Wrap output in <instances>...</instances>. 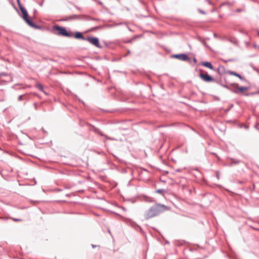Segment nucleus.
<instances>
[{
	"mask_svg": "<svg viewBox=\"0 0 259 259\" xmlns=\"http://www.w3.org/2000/svg\"><path fill=\"white\" fill-rule=\"evenodd\" d=\"M170 207L160 203H155L154 205L151 206L144 213V218L146 220L150 219L152 218L156 217L160 213L168 210Z\"/></svg>",
	"mask_w": 259,
	"mask_h": 259,
	"instance_id": "nucleus-1",
	"label": "nucleus"
},
{
	"mask_svg": "<svg viewBox=\"0 0 259 259\" xmlns=\"http://www.w3.org/2000/svg\"><path fill=\"white\" fill-rule=\"evenodd\" d=\"M53 30L54 34L59 36H64L68 37H73L72 32L67 31L66 28L62 26L57 25H54Z\"/></svg>",
	"mask_w": 259,
	"mask_h": 259,
	"instance_id": "nucleus-2",
	"label": "nucleus"
},
{
	"mask_svg": "<svg viewBox=\"0 0 259 259\" xmlns=\"http://www.w3.org/2000/svg\"><path fill=\"white\" fill-rule=\"evenodd\" d=\"M19 8L23 14L22 17L24 21L27 23V24L30 26V27L34 28L35 29H40V26L35 24L34 22L31 21L28 18V14L26 10L22 6L19 7Z\"/></svg>",
	"mask_w": 259,
	"mask_h": 259,
	"instance_id": "nucleus-3",
	"label": "nucleus"
},
{
	"mask_svg": "<svg viewBox=\"0 0 259 259\" xmlns=\"http://www.w3.org/2000/svg\"><path fill=\"white\" fill-rule=\"evenodd\" d=\"M85 40H87L91 44L94 45L97 48H101L99 39L96 37L88 36L86 38Z\"/></svg>",
	"mask_w": 259,
	"mask_h": 259,
	"instance_id": "nucleus-4",
	"label": "nucleus"
},
{
	"mask_svg": "<svg viewBox=\"0 0 259 259\" xmlns=\"http://www.w3.org/2000/svg\"><path fill=\"white\" fill-rule=\"evenodd\" d=\"M200 77L205 82H211L214 80V78L211 76L206 73H200L199 74Z\"/></svg>",
	"mask_w": 259,
	"mask_h": 259,
	"instance_id": "nucleus-5",
	"label": "nucleus"
},
{
	"mask_svg": "<svg viewBox=\"0 0 259 259\" xmlns=\"http://www.w3.org/2000/svg\"><path fill=\"white\" fill-rule=\"evenodd\" d=\"M173 57L182 61H187L189 59L187 55L185 54H179L173 55Z\"/></svg>",
	"mask_w": 259,
	"mask_h": 259,
	"instance_id": "nucleus-6",
	"label": "nucleus"
},
{
	"mask_svg": "<svg viewBox=\"0 0 259 259\" xmlns=\"http://www.w3.org/2000/svg\"><path fill=\"white\" fill-rule=\"evenodd\" d=\"M236 90H234L233 92L235 94H239L241 92H243L244 91H247L248 90V88L246 87H239L238 84H237Z\"/></svg>",
	"mask_w": 259,
	"mask_h": 259,
	"instance_id": "nucleus-7",
	"label": "nucleus"
},
{
	"mask_svg": "<svg viewBox=\"0 0 259 259\" xmlns=\"http://www.w3.org/2000/svg\"><path fill=\"white\" fill-rule=\"evenodd\" d=\"M74 36L76 39H80L84 40H85V39H86V38H85L83 36L82 33L80 32H76L74 33Z\"/></svg>",
	"mask_w": 259,
	"mask_h": 259,
	"instance_id": "nucleus-8",
	"label": "nucleus"
},
{
	"mask_svg": "<svg viewBox=\"0 0 259 259\" xmlns=\"http://www.w3.org/2000/svg\"><path fill=\"white\" fill-rule=\"evenodd\" d=\"M202 65L206 67L209 68L210 69L213 70V67L209 62H203L202 63Z\"/></svg>",
	"mask_w": 259,
	"mask_h": 259,
	"instance_id": "nucleus-9",
	"label": "nucleus"
},
{
	"mask_svg": "<svg viewBox=\"0 0 259 259\" xmlns=\"http://www.w3.org/2000/svg\"><path fill=\"white\" fill-rule=\"evenodd\" d=\"M227 72L230 75H233L238 77L241 80L243 79V77L239 74H238L235 72H234L233 71L228 70Z\"/></svg>",
	"mask_w": 259,
	"mask_h": 259,
	"instance_id": "nucleus-10",
	"label": "nucleus"
},
{
	"mask_svg": "<svg viewBox=\"0 0 259 259\" xmlns=\"http://www.w3.org/2000/svg\"><path fill=\"white\" fill-rule=\"evenodd\" d=\"M218 72L220 75H222L225 73V68L223 66H219L218 68Z\"/></svg>",
	"mask_w": 259,
	"mask_h": 259,
	"instance_id": "nucleus-11",
	"label": "nucleus"
},
{
	"mask_svg": "<svg viewBox=\"0 0 259 259\" xmlns=\"http://www.w3.org/2000/svg\"><path fill=\"white\" fill-rule=\"evenodd\" d=\"M156 192L161 195H164L166 192V190L162 189H157L156 190Z\"/></svg>",
	"mask_w": 259,
	"mask_h": 259,
	"instance_id": "nucleus-12",
	"label": "nucleus"
},
{
	"mask_svg": "<svg viewBox=\"0 0 259 259\" xmlns=\"http://www.w3.org/2000/svg\"><path fill=\"white\" fill-rule=\"evenodd\" d=\"M79 18V16L78 15H71L69 17H68L66 19H65L66 20H70V19H77Z\"/></svg>",
	"mask_w": 259,
	"mask_h": 259,
	"instance_id": "nucleus-13",
	"label": "nucleus"
},
{
	"mask_svg": "<svg viewBox=\"0 0 259 259\" xmlns=\"http://www.w3.org/2000/svg\"><path fill=\"white\" fill-rule=\"evenodd\" d=\"M35 87L38 88L40 91L44 92V88L42 85L39 83H36Z\"/></svg>",
	"mask_w": 259,
	"mask_h": 259,
	"instance_id": "nucleus-14",
	"label": "nucleus"
},
{
	"mask_svg": "<svg viewBox=\"0 0 259 259\" xmlns=\"http://www.w3.org/2000/svg\"><path fill=\"white\" fill-rule=\"evenodd\" d=\"M94 131H95V133L100 135L101 136H103V134H102V132L99 128H94Z\"/></svg>",
	"mask_w": 259,
	"mask_h": 259,
	"instance_id": "nucleus-15",
	"label": "nucleus"
},
{
	"mask_svg": "<svg viewBox=\"0 0 259 259\" xmlns=\"http://www.w3.org/2000/svg\"><path fill=\"white\" fill-rule=\"evenodd\" d=\"M23 97H24V95H20L18 98V101H22L24 99Z\"/></svg>",
	"mask_w": 259,
	"mask_h": 259,
	"instance_id": "nucleus-16",
	"label": "nucleus"
},
{
	"mask_svg": "<svg viewBox=\"0 0 259 259\" xmlns=\"http://www.w3.org/2000/svg\"><path fill=\"white\" fill-rule=\"evenodd\" d=\"M257 94V92H255V93H251L246 94H245V96H253V95H255V94Z\"/></svg>",
	"mask_w": 259,
	"mask_h": 259,
	"instance_id": "nucleus-17",
	"label": "nucleus"
},
{
	"mask_svg": "<svg viewBox=\"0 0 259 259\" xmlns=\"http://www.w3.org/2000/svg\"><path fill=\"white\" fill-rule=\"evenodd\" d=\"M240 162V161L238 160L232 159V163L235 164H238Z\"/></svg>",
	"mask_w": 259,
	"mask_h": 259,
	"instance_id": "nucleus-18",
	"label": "nucleus"
},
{
	"mask_svg": "<svg viewBox=\"0 0 259 259\" xmlns=\"http://www.w3.org/2000/svg\"><path fill=\"white\" fill-rule=\"evenodd\" d=\"M244 11V10L243 9H237L236 10V12L237 13H239V12H243Z\"/></svg>",
	"mask_w": 259,
	"mask_h": 259,
	"instance_id": "nucleus-19",
	"label": "nucleus"
},
{
	"mask_svg": "<svg viewBox=\"0 0 259 259\" xmlns=\"http://www.w3.org/2000/svg\"><path fill=\"white\" fill-rule=\"evenodd\" d=\"M198 11H199L200 13H201V14H204V15H205V14H206V12H205V11H204L203 10H201V9H199V10H198Z\"/></svg>",
	"mask_w": 259,
	"mask_h": 259,
	"instance_id": "nucleus-20",
	"label": "nucleus"
},
{
	"mask_svg": "<svg viewBox=\"0 0 259 259\" xmlns=\"http://www.w3.org/2000/svg\"><path fill=\"white\" fill-rule=\"evenodd\" d=\"M14 222H19L21 221V220L20 219H16V218H12V219Z\"/></svg>",
	"mask_w": 259,
	"mask_h": 259,
	"instance_id": "nucleus-21",
	"label": "nucleus"
},
{
	"mask_svg": "<svg viewBox=\"0 0 259 259\" xmlns=\"http://www.w3.org/2000/svg\"><path fill=\"white\" fill-rule=\"evenodd\" d=\"M6 75H7V73H4V72L0 73V78L2 77V76H6Z\"/></svg>",
	"mask_w": 259,
	"mask_h": 259,
	"instance_id": "nucleus-22",
	"label": "nucleus"
},
{
	"mask_svg": "<svg viewBox=\"0 0 259 259\" xmlns=\"http://www.w3.org/2000/svg\"><path fill=\"white\" fill-rule=\"evenodd\" d=\"M222 86L224 88H225L227 89H230V88L229 87V86L228 85H226V84H222Z\"/></svg>",
	"mask_w": 259,
	"mask_h": 259,
	"instance_id": "nucleus-23",
	"label": "nucleus"
},
{
	"mask_svg": "<svg viewBox=\"0 0 259 259\" xmlns=\"http://www.w3.org/2000/svg\"><path fill=\"white\" fill-rule=\"evenodd\" d=\"M17 3H18V6H19V7L22 6V5H21V3H20V0H17Z\"/></svg>",
	"mask_w": 259,
	"mask_h": 259,
	"instance_id": "nucleus-24",
	"label": "nucleus"
},
{
	"mask_svg": "<svg viewBox=\"0 0 259 259\" xmlns=\"http://www.w3.org/2000/svg\"><path fill=\"white\" fill-rule=\"evenodd\" d=\"M33 106H34L35 109H36V108H37V104L36 103H34L33 104Z\"/></svg>",
	"mask_w": 259,
	"mask_h": 259,
	"instance_id": "nucleus-25",
	"label": "nucleus"
},
{
	"mask_svg": "<svg viewBox=\"0 0 259 259\" xmlns=\"http://www.w3.org/2000/svg\"><path fill=\"white\" fill-rule=\"evenodd\" d=\"M206 2H207L208 4H209V5L211 4V3L210 0H206Z\"/></svg>",
	"mask_w": 259,
	"mask_h": 259,
	"instance_id": "nucleus-26",
	"label": "nucleus"
},
{
	"mask_svg": "<svg viewBox=\"0 0 259 259\" xmlns=\"http://www.w3.org/2000/svg\"><path fill=\"white\" fill-rule=\"evenodd\" d=\"M0 219L4 220V219H5V218H3V217H0Z\"/></svg>",
	"mask_w": 259,
	"mask_h": 259,
	"instance_id": "nucleus-27",
	"label": "nucleus"
},
{
	"mask_svg": "<svg viewBox=\"0 0 259 259\" xmlns=\"http://www.w3.org/2000/svg\"><path fill=\"white\" fill-rule=\"evenodd\" d=\"M96 246V245H92V247H93V248H95Z\"/></svg>",
	"mask_w": 259,
	"mask_h": 259,
	"instance_id": "nucleus-28",
	"label": "nucleus"
},
{
	"mask_svg": "<svg viewBox=\"0 0 259 259\" xmlns=\"http://www.w3.org/2000/svg\"><path fill=\"white\" fill-rule=\"evenodd\" d=\"M130 53H131V52H130V50H128V51H127V53L129 54H130Z\"/></svg>",
	"mask_w": 259,
	"mask_h": 259,
	"instance_id": "nucleus-29",
	"label": "nucleus"
},
{
	"mask_svg": "<svg viewBox=\"0 0 259 259\" xmlns=\"http://www.w3.org/2000/svg\"><path fill=\"white\" fill-rule=\"evenodd\" d=\"M194 62H196V59L195 58L194 59Z\"/></svg>",
	"mask_w": 259,
	"mask_h": 259,
	"instance_id": "nucleus-30",
	"label": "nucleus"
},
{
	"mask_svg": "<svg viewBox=\"0 0 259 259\" xmlns=\"http://www.w3.org/2000/svg\"><path fill=\"white\" fill-rule=\"evenodd\" d=\"M257 94H259V90H258V91L257 92Z\"/></svg>",
	"mask_w": 259,
	"mask_h": 259,
	"instance_id": "nucleus-31",
	"label": "nucleus"
},
{
	"mask_svg": "<svg viewBox=\"0 0 259 259\" xmlns=\"http://www.w3.org/2000/svg\"><path fill=\"white\" fill-rule=\"evenodd\" d=\"M258 49H259V46L257 47Z\"/></svg>",
	"mask_w": 259,
	"mask_h": 259,
	"instance_id": "nucleus-32",
	"label": "nucleus"
}]
</instances>
